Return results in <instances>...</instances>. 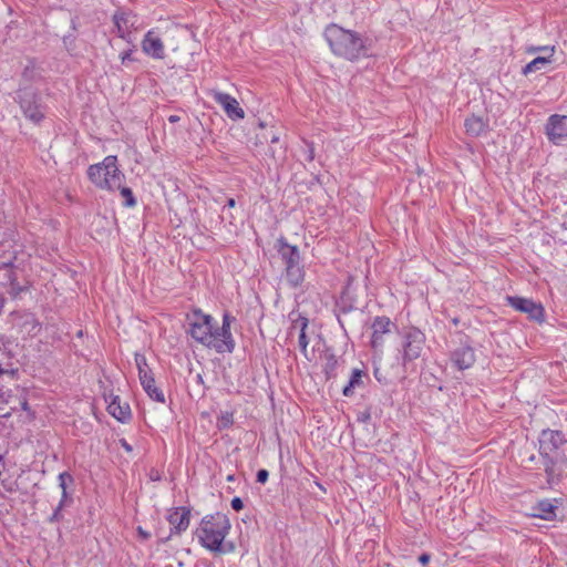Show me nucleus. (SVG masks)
Wrapping results in <instances>:
<instances>
[{
	"label": "nucleus",
	"mask_w": 567,
	"mask_h": 567,
	"mask_svg": "<svg viewBox=\"0 0 567 567\" xmlns=\"http://www.w3.org/2000/svg\"><path fill=\"white\" fill-rule=\"evenodd\" d=\"M279 141V136L278 135H274L271 137V143H277Z\"/></svg>",
	"instance_id": "4c0bfd02"
},
{
	"label": "nucleus",
	"mask_w": 567,
	"mask_h": 567,
	"mask_svg": "<svg viewBox=\"0 0 567 567\" xmlns=\"http://www.w3.org/2000/svg\"><path fill=\"white\" fill-rule=\"evenodd\" d=\"M27 406H28V403H27V402H24V403H23V409L25 410V409H27Z\"/></svg>",
	"instance_id": "58836bf2"
},
{
	"label": "nucleus",
	"mask_w": 567,
	"mask_h": 567,
	"mask_svg": "<svg viewBox=\"0 0 567 567\" xmlns=\"http://www.w3.org/2000/svg\"><path fill=\"white\" fill-rule=\"evenodd\" d=\"M540 52H543L544 55L536 56L523 68L524 75H528L536 71L543 70L554 62V55L556 52L555 45H544L542 47Z\"/></svg>",
	"instance_id": "ddd939ff"
},
{
	"label": "nucleus",
	"mask_w": 567,
	"mask_h": 567,
	"mask_svg": "<svg viewBox=\"0 0 567 567\" xmlns=\"http://www.w3.org/2000/svg\"><path fill=\"white\" fill-rule=\"evenodd\" d=\"M362 377L363 373L361 370H353L349 383L343 388V395L351 396L354 388L362 384Z\"/></svg>",
	"instance_id": "b1692460"
},
{
	"label": "nucleus",
	"mask_w": 567,
	"mask_h": 567,
	"mask_svg": "<svg viewBox=\"0 0 567 567\" xmlns=\"http://www.w3.org/2000/svg\"><path fill=\"white\" fill-rule=\"evenodd\" d=\"M219 421L223 424V426H230L234 422L233 413L226 412L225 414L221 415Z\"/></svg>",
	"instance_id": "cd10ccee"
},
{
	"label": "nucleus",
	"mask_w": 567,
	"mask_h": 567,
	"mask_svg": "<svg viewBox=\"0 0 567 567\" xmlns=\"http://www.w3.org/2000/svg\"><path fill=\"white\" fill-rule=\"evenodd\" d=\"M65 478H71V476L66 473H61L59 475V485L62 489V497L64 498L66 496V484H65Z\"/></svg>",
	"instance_id": "bb28decb"
},
{
	"label": "nucleus",
	"mask_w": 567,
	"mask_h": 567,
	"mask_svg": "<svg viewBox=\"0 0 567 567\" xmlns=\"http://www.w3.org/2000/svg\"><path fill=\"white\" fill-rule=\"evenodd\" d=\"M396 326L386 316H377L373 318L371 323V347L374 350L381 349L384 344V337L391 334Z\"/></svg>",
	"instance_id": "1a4fd4ad"
},
{
	"label": "nucleus",
	"mask_w": 567,
	"mask_h": 567,
	"mask_svg": "<svg viewBox=\"0 0 567 567\" xmlns=\"http://www.w3.org/2000/svg\"><path fill=\"white\" fill-rule=\"evenodd\" d=\"M278 251L285 262V267L300 262V252L297 246L288 244L284 238L278 240Z\"/></svg>",
	"instance_id": "a211bd4d"
},
{
	"label": "nucleus",
	"mask_w": 567,
	"mask_h": 567,
	"mask_svg": "<svg viewBox=\"0 0 567 567\" xmlns=\"http://www.w3.org/2000/svg\"><path fill=\"white\" fill-rule=\"evenodd\" d=\"M140 382L150 399L158 403H165L164 392L156 385V381L153 374H144V378H141Z\"/></svg>",
	"instance_id": "6ab92c4d"
},
{
	"label": "nucleus",
	"mask_w": 567,
	"mask_h": 567,
	"mask_svg": "<svg viewBox=\"0 0 567 567\" xmlns=\"http://www.w3.org/2000/svg\"><path fill=\"white\" fill-rule=\"evenodd\" d=\"M135 363H136V367L138 370V379L144 378V374L145 375L153 374L145 355L136 353L135 354Z\"/></svg>",
	"instance_id": "393cba45"
},
{
	"label": "nucleus",
	"mask_w": 567,
	"mask_h": 567,
	"mask_svg": "<svg viewBox=\"0 0 567 567\" xmlns=\"http://www.w3.org/2000/svg\"><path fill=\"white\" fill-rule=\"evenodd\" d=\"M133 52H134L133 49H128L126 51L121 52L120 53L121 63L125 64L127 61H133V58H132Z\"/></svg>",
	"instance_id": "c85d7f7f"
},
{
	"label": "nucleus",
	"mask_w": 567,
	"mask_h": 567,
	"mask_svg": "<svg viewBox=\"0 0 567 567\" xmlns=\"http://www.w3.org/2000/svg\"><path fill=\"white\" fill-rule=\"evenodd\" d=\"M167 520L172 530L176 534L185 532L190 522V512L185 507H176L169 511Z\"/></svg>",
	"instance_id": "2eb2a0df"
},
{
	"label": "nucleus",
	"mask_w": 567,
	"mask_h": 567,
	"mask_svg": "<svg viewBox=\"0 0 567 567\" xmlns=\"http://www.w3.org/2000/svg\"><path fill=\"white\" fill-rule=\"evenodd\" d=\"M299 328V336H298V344L300 348V351L303 353L305 357H307V348L309 344V339L307 337L306 330L308 328V319L306 317L299 316L298 319L293 321L292 328Z\"/></svg>",
	"instance_id": "aec40b11"
},
{
	"label": "nucleus",
	"mask_w": 567,
	"mask_h": 567,
	"mask_svg": "<svg viewBox=\"0 0 567 567\" xmlns=\"http://www.w3.org/2000/svg\"><path fill=\"white\" fill-rule=\"evenodd\" d=\"M556 506L547 501H539L533 508V516L542 519H553L556 516Z\"/></svg>",
	"instance_id": "412c9836"
},
{
	"label": "nucleus",
	"mask_w": 567,
	"mask_h": 567,
	"mask_svg": "<svg viewBox=\"0 0 567 567\" xmlns=\"http://www.w3.org/2000/svg\"><path fill=\"white\" fill-rule=\"evenodd\" d=\"M564 443V434L560 431L544 430L539 437V450L543 454L549 455Z\"/></svg>",
	"instance_id": "4468645a"
},
{
	"label": "nucleus",
	"mask_w": 567,
	"mask_h": 567,
	"mask_svg": "<svg viewBox=\"0 0 567 567\" xmlns=\"http://www.w3.org/2000/svg\"><path fill=\"white\" fill-rule=\"evenodd\" d=\"M113 23L117 35L131 42L134 34L142 28L138 14L133 11L117 10L113 14Z\"/></svg>",
	"instance_id": "423d86ee"
},
{
	"label": "nucleus",
	"mask_w": 567,
	"mask_h": 567,
	"mask_svg": "<svg viewBox=\"0 0 567 567\" xmlns=\"http://www.w3.org/2000/svg\"><path fill=\"white\" fill-rule=\"evenodd\" d=\"M179 120H181V118H179V116H178V115H169V116H168V122H169V123H176V122H178Z\"/></svg>",
	"instance_id": "c9c22d12"
},
{
	"label": "nucleus",
	"mask_w": 567,
	"mask_h": 567,
	"mask_svg": "<svg viewBox=\"0 0 567 567\" xmlns=\"http://www.w3.org/2000/svg\"><path fill=\"white\" fill-rule=\"evenodd\" d=\"M231 529L229 517L220 512L208 514L202 518L195 529V537L198 544L215 555H224L234 549L233 545L227 547L226 538Z\"/></svg>",
	"instance_id": "f03ea898"
},
{
	"label": "nucleus",
	"mask_w": 567,
	"mask_h": 567,
	"mask_svg": "<svg viewBox=\"0 0 567 567\" xmlns=\"http://www.w3.org/2000/svg\"><path fill=\"white\" fill-rule=\"evenodd\" d=\"M269 473L267 470H259L257 473V482L265 484L268 481Z\"/></svg>",
	"instance_id": "7c9ffc66"
},
{
	"label": "nucleus",
	"mask_w": 567,
	"mask_h": 567,
	"mask_svg": "<svg viewBox=\"0 0 567 567\" xmlns=\"http://www.w3.org/2000/svg\"><path fill=\"white\" fill-rule=\"evenodd\" d=\"M136 530L142 539L147 540L151 538V533L145 530L142 526H138Z\"/></svg>",
	"instance_id": "2f4dec72"
},
{
	"label": "nucleus",
	"mask_w": 567,
	"mask_h": 567,
	"mask_svg": "<svg viewBox=\"0 0 567 567\" xmlns=\"http://www.w3.org/2000/svg\"><path fill=\"white\" fill-rule=\"evenodd\" d=\"M87 176L96 187L106 190L120 188L124 177L117 167L116 156H106L102 163L91 165Z\"/></svg>",
	"instance_id": "20e7f679"
},
{
	"label": "nucleus",
	"mask_w": 567,
	"mask_h": 567,
	"mask_svg": "<svg viewBox=\"0 0 567 567\" xmlns=\"http://www.w3.org/2000/svg\"><path fill=\"white\" fill-rule=\"evenodd\" d=\"M230 504L233 509L236 512H239L244 508V503L240 497H234Z\"/></svg>",
	"instance_id": "c756f323"
},
{
	"label": "nucleus",
	"mask_w": 567,
	"mask_h": 567,
	"mask_svg": "<svg viewBox=\"0 0 567 567\" xmlns=\"http://www.w3.org/2000/svg\"><path fill=\"white\" fill-rule=\"evenodd\" d=\"M464 127L467 135L480 137L489 131V122L488 118L471 114L465 118Z\"/></svg>",
	"instance_id": "dca6fc26"
},
{
	"label": "nucleus",
	"mask_w": 567,
	"mask_h": 567,
	"mask_svg": "<svg viewBox=\"0 0 567 567\" xmlns=\"http://www.w3.org/2000/svg\"><path fill=\"white\" fill-rule=\"evenodd\" d=\"M21 107L23 110L24 116L34 123H39L44 117V114H43L41 107L37 104H23L22 103Z\"/></svg>",
	"instance_id": "5701e85b"
},
{
	"label": "nucleus",
	"mask_w": 567,
	"mask_h": 567,
	"mask_svg": "<svg viewBox=\"0 0 567 567\" xmlns=\"http://www.w3.org/2000/svg\"><path fill=\"white\" fill-rule=\"evenodd\" d=\"M425 344V334L416 327L408 328L403 334L400 346L402 364L408 363L421 357Z\"/></svg>",
	"instance_id": "39448f33"
},
{
	"label": "nucleus",
	"mask_w": 567,
	"mask_h": 567,
	"mask_svg": "<svg viewBox=\"0 0 567 567\" xmlns=\"http://www.w3.org/2000/svg\"><path fill=\"white\" fill-rule=\"evenodd\" d=\"M323 35L331 52L340 59L354 62L368 56L367 40L353 30L331 23L326 27Z\"/></svg>",
	"instance_id": "7ed1b4c3"
},
{
	"label": "nucleus",
	"mask_w": 567,
	"mask_h": 567,
	"mask_svg": "<svg viewBox=\"0 0 567 567\" xmlns=\"http://www.w3.org/2000/svg\"><path fill=\"white\" fill-rule=\"evenodd\" d=\"M141 48L143 53L151 59L163 60L165 58V43L156 28L148 30L144 34Z\"/></svg>",
	"instance_id": "6e6552de"
},
{
	"label": "nucleus",
	"mask_w": 567,
	"mask_h": 567,
	"mask_svg": "<svg viewBox=\"0 0 567 567\" xmlns=\"http://www.w3.org/2000/svg\"><path fill=\"white\" fill-rule=\"evenodd\" d=\"M285 274L288 282L293 287L301 285L305 279V269L300 262L285 267Z\"/></svg>",
	"instance_id": "4be33fe9"
},
{
	"label": "nucleus",
	"mask_w": 567,
	"mask_h": 567,
	"mask_svg": "<svg viewBox=\"0 0 567 567\" xmlns=\"http://www.w3.org/2000/svg\"><path fill=\"white\" fill-rule=\"evenodd\" d=\"M105 402L107 404V412L117 421L122 423H126L132 417V412L130 404L123 400L118 395L110 394L105 396Z\"/></svg>",
	"instance_id": "f8f14e48"
},
{
	"label": "nucleus",
	"mask_w": 567,
	"mask_h": 567,
	"mask_svg": "<svg viewBox=\"0 0 567 567\" xmlns=\"http://www.w3.org/2000/svg\"><path fill=\"white\" fill-rule=\"evenodd\" d=\"M4 305H6V298L2 293H0V315L3 311Z\"/></svg>",
	"instance_id": "f704fd0d"
},
{
	"label": "nucleus",
	"mask_w": 567,
	"mask_h": 567,
	"mask_svg": "<svg viewBox=\"0 0 567 567\" xmlns=\"http://www.w3.org/2000/svg\"><path fill=\"white\" fill-rule=\"evenodd\" d=\"M546 134L549 141L555 144L567 138V115L554 114L548 118Z\"/></svg>",
	"instance_id": "9b49d317"
},
{
	"label": "nucleus",
	"mask_w": 567,
	"mask_h": 567,
	"mask_svg": "<svg viewBox=\"0 0 567 567\" xmlns=\"http://www.w3.org/2000/svg\"><path fill=\"white\" fill-rule=\"evenodd\" d=\"M506 302L516 311L526 313L530 320L539 323L545 321V309L540 302L517 296H507Z\"/></svg>",
	"instance_id": "0eeeda50"
},
{
	"label": "nucleus",
	"mask_w": 567,
	"mask_h": 567,
	"mask_svg": "<svg viewBox=\"0 0 567 567\" xmlns=\"http://www.w3.org/2000/svg\"><path fill=\"white\" fill-rule=\"evenodd\" d=\"M236 206V200L234 198H229L227 200V207L234 208Z\"/></svg>",
	"instance_id": "e433bc0d"
},
{
	"label": "nucleus",
	"mask_w": 567,
	"mask_h": 567,
	"mask_svg": "<svg viewBox=\"0 0 567 567\" xmlns=\"http://www.w3.org/2000/svg\"><path fill=\"white\" fill-rule=\"evenodd\" d=\"M210 95L214 101L221 106L226 115L233 121H239L245 117V111L236 97L228 93L212 90Z\"/></svg>",
	"instance_id": "9d476101"
},
{
	"label": "nucleus",
	"mask_w": 567,
	"mask_h": 567,
	"mask_svg": "<svg viewBox=\"0 0 567 567\" xmlns=\"http://www.w3.org/2000/svg\"><path fill=\"white\" fill-rule=\"evenodd\" d=\"M542 47H528L526 48L527 54H535L537 52H540Z\"/></svg>",
	"instance_id": "72a5a7b5"
},
{
	"label": "nucleus",
	"mask_w": 567,
	"mask_h": 567,
	"mask_svg": "<svg viewBox=\"0 0 567 567\" xmlns=\"http://www.w3.org/2000/svg\"><path fill=\"white\" fill-rule=\"evenodd\" d=\"M476 361L474 349L462 347L452 354V362L458 370H466L474 365Z\"/></svg>",
	"instance_id": "f3484780"
},
{
	"label": "nucleus",
	"mask_w": 567,
	"mask_h": 567,
	"mask_svg": "<svg viewBox=\"0 0 567 567\" xmlns=\"http://www.w3.org/2000/svg\"><path fill=\"white\" fill-rule=\"evenodd\" d=\"M189 333L203 346L219 353L231 352L235 341L230 331V316L224 315L221 328L213 324V318L197 309L189 318Z\"/></svg>",
	"instance_id": "f257e3e1"
},
{
	"label": "nucleus",
	"mask_w": 567,
	"mask_h": 567,
	"mask_svg": "<svg viewBox=\"0 0 567 567\" xmlns=\"http://www.w3.org/2000/svg\"><path fill=\"white\" fill-rule=\"evenodd\" d=\"M121 195L125 198V205L127 207H133L136 204L133 192L128 187H120Z\"/></svg>",
	"instance_id": "a878e982"
},
{
	"label": "nucleus",
	"mask_w": 567,
	"mask_h": 567,
	"mask_svg": "<svg viewBox=\"0 0 567 567\" xmlns=\"http://www.w3.org/2000/svg\"><path fill=\"white\" fill-rule=\"evenodd\" d=\"M431 557L429 554H422L420 557H419V561L423 565V566H426L430 561Z\"/></svg>",
	"instance_id": "473e14b6"
}]
</instances>
